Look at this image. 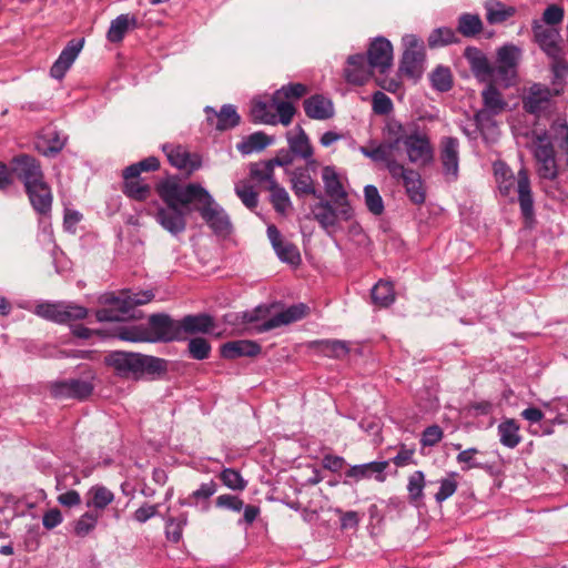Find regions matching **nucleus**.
Here are the masks:
<instances>
[{"label":"nucleus","mask_w":568,"mask_h":568,"mask_svg":"<svg viewBox=\"0 0 568 568\" xmlns=\"http://www.w3.org/2000/svg\"><path fill=\"white\" fill-rule=\"evenodd\" d=\"M444 433L438 425H430L424 429L420 437L423 447H433L443 439Z\"/></svg>","instance_id":"nucleus-63"},{"label":"nucleus","mask_w":568,"mask_h":568,"mask_svg":"<svg viewBox=\"0 0 568 568\" xmlns=\"http://www.w3.org/2000/svg\"><path fill=\"white\" fill-rule=\"evenodd\" d=\"M307 311L308 307L300 303L271 316V307L260 305L253 311L243 312L241 320L243 323H260L254 328L257 333H264L302 320L307 314Z\"/></svg>","instance_id":"nucleus-4"},{"label":"nucleus","mask_w":568,"mask_h":568,"mask_svg":"<svg viewBox=\"0 0 568 568\" xmlns=\"http://www.w3.org/2000/svg\"><path fill=\"white\" fill-rule=\"evenodd\" d=\"M217 486L213 480L207 483H203L199 489L194 490L192 495L186 499L181 501V505H193V499H209L216 493Z\"/></svg>","instance_id":"nucleus-62"},{"label":"nucleus","mask_w":568,"mask_h":568,"mask_svg":"<svg viewBox=\"0 0 568 568\" xmlns=\"http://www.w3.org/2000/svg\"><path fill=\"white\" fill-rule=\"evenodd\" d=\"M439 148L443 173L447 181H456L459 171V141L453 136H444Z\"/></svg>","instance_id":"nucleus-16"},{"label":"nucleus","mask_w":568,"mask_h":568,"mask_svg":"<svg viewBox=\"0 0 568 568\" xmlns=\"http://www.w3.org/2000/svg\"><path fill=\"white\" fill-rule=\"evenodd\" d=\"M486 19L490 24L506 21L515 14V8L506 6L497 0H488L485 3Z\"/></svg>","instance_id":"nucleus-38"},{"label":"nucleus","mask_w":568,"mask_h":568,"mask_svg":"<svg viewBox=\"0 0 568 568\" xmlns=\"http://www.w3.org/2000/svg\"><path fill=\"white\" fill-rule=\"evenodd\" d=\"M114 500V494L104 486L95 485L88 491L87 507L104 509Z\"/></svg>","instance_id":"nucleus-39"},{"label":"nucleus","mask_w":568,"mask_h":568,"mask_svg":"<svg viewBox=\"0 0 568 568\" xmlns=\"http://www.w3.org/2000/svg\"><path fill=\"white\" fill-rule=\"evenodd\" d=\"M520 58V50L515 45H504L497 52V67H495L496 81L509 85L516 75V67Z\"/></svg>","instance_id":"nucleus-18"},{"label":"nucleus","mask_w":568,"mask_h":568,"mask_svg":"<svg viewBox=\"0 0 568 568\" xmlns=\"http://www.w3.org/2000/svg\"><path fill=\"white\" fill-rule=\"evenodd\" d=\"M83 43L84 39H72L68 42L50 69V75L52 78L57 80L63 79L67 71L71 68L79 53L81 52Z\"/></svg>","instance_id":"nucleus-24"},{"label":"nucleus","mask_w":568,"mask_h":568,"mask_svg":"<svg viewBox=\"0 0 568 568\" xmlns=\"http://www.w3.org/2000/svg\"><path fill=\"white\" fill-rule=\"evenodd\" d=\"M163 152L171 165L174 168L192 173L201 166V158L196 153H191L185 146L164 144L162 146Z\"/></svg>","instance_id":"nucleus-19"},{"label":"nucleus","mask_w":568,"mask_h":568,"mask_svg":"<svg viewBox=\"0 0 568 568\" xmlns=\"http://www.w3.org/2000/svg\"><path fill=\"white\" fill-rule=\"evenodd\" d=\"M524 109L537 118L550 115L554 111L550 89L541 84H534L524 99Z\"/></svg>","instance_id":"nucleus-15"},{"label":"nucleus","mask_w":568,"mask_h":568,"mask_svg":"<svg viewBox=\"0 0 568 568\" xmlns=\"http://www.w3.org/2000/svg\"><path fill=\"white\" fill-rule=\"evenodd\" d=\"M83 43L84 39H72L68 42L50 69V75L52 78L57 80L63 79L67 71L71 68L79 53L81 52Z\"/></svg>","instance_id":"nucleus-23"},{"label":"nucleus","mask_w":568,"mask_h":568,"mask_svg":"<svg viewBox=\"0 0 568 568\" xmlns=\"http://www.w3.org/2000/svg\"><path fill=\"white\" fill-rule=\"evenodd\" d=\"M290 151L307 162L308 166H314L316 161L313 159V148L305 131L296 126L294 131L286 134Z\"/></svg>","instance_id":"nucleus-26"},{"label":"nucleus","mask_w":568,"mask_h":568,"mask_svg":"<svg viewBox=\"0 0 568 568\" xmlns=\"http://www.w3.org/2000/svg\"><path fill=\"white\" fill-rule=\"evenodd\" d=\"M195 183L183 184L176 178H168L156 185V193L165 206L155 213L156 222L172 235L186 229V212L194 211Z\"/></svg>","instance_id":"nucleus-1"},{"label":"nucleus","mask_w":568,"mask_h":568,"mask_svg":"<svg viewBox=\"0 0 568 568\" xmlns=\"http://www.w3.org/2000/svg\"><path fill=\"white\" fill-rule=\"evenodd\" d=\"M187 351L192 358L202 361L210 356L211 345L203 337H194L189 341Z\"/></svg>","instance_id":"nucleus-57"},{"label":"nucleus","mask_w":568,"mask_h":568,"mask_svg":"<svg viewBox=\"0 0 568 568\" xmlns=\"http://www.w3.org/2000/svg\"><path fill=\"white\" fill-rule=\"evenodd\" d=\"M251 176L260 183H266V185H272V182H276L274 179V165L271 161L253 164L251 166Z\"/></svg>","instance_id":"nucleus-54"},{"label":"nucleus","mask_w":568,"mask_h":568,"mask_svg":"<svg viewBox=\"0 0 568 568\" xmlns=\"http://www.w3.org/2000/svg\"><path fill=\"white\" fill-rule=\"evenodd\" d=\"M235 193L247 209L253 210L257 206L258 196L252 185L240 182L235 185Z\"/></svg>","instance_id":"nucleus-58"},{"label":"nucleus","mask_w":568,"mask_h":568,"mask_svg":"<svg viewBox=\"0 0 568 568\" xmlns=\"http://www.w3.org/2000/svg\"><path fill=\"white\" fill-rule=\"evenodd\" d=\"M136 19L130 14H120L111 21L106 38L112 43L121 42L130 27H135Z\"/></svg>","instance_id":"nucleus-37"},{"label":"nucleus","mask_w":568,"mask_h":568,"mask_svg":"<svg viewBox=\"0 0 568 568\" xmlns=\"http://www.w3.org/2000/svg\"><path fill=\"white\" fill-rule=\"evenodd\" d=\"M154 297L152 291L132 293L122 291L119 294L105 293L100 296L99 302L105 307L95 312L98 322H121L126 318L130 312L139 305L151 302Z\"/></svg>","instance_id":"nucleus-3"},{"label":"nucleus","mask_w":568,"mask_h":568,"mask_svg":"<svg viewBox=\"0 0 568 568\" xmlns=\"http://www.w3.org/2000/svg\"><path fill=\"white\" fill-rule=\"evenodd\" d=\"M261 346L247 339L232 341L221 346V356L225 359H235L242 356L255 357L261 353Z\"/></svg>","instance_id":"nucleus-28"},{"label":"nucleus","mask_w":568,"mask_h":568,"mask_svg":"<svg viewBox=\"0 0 568 568\" xmlns=\"http://www.w3.org/2000/svg\"><path fill=\"white\" fill-rule=\"evenodd\" d=\"M388 465L389 463L387 460L354 465L345 473V475L347 478H352L355 481L367 479L375 475L376 480L384 481V471L386 470Z\"/></svg>","instance_id":"nucleus-29"},{"label":"nucleus","mask_w":568,"mask_h":568,"mask_svg":"<svg viewBox=\"0 0 568 568\" xmlns=\"http://www.w3.org/2000/svg\"><path fill=\"white\" fill-rule=\"evenodd\" d=\"M364 199L367 210L374 215H381L384 212L383 199L374 185H366L364 187Z\"/></svg>","instance_id":"nucleus-52"},{"label":"nucleus","mask_w":568,"mask_h":568,"mask_svg":"<svg viewBox=\"0 0 568 568\" xmlns=\"http://www.w3.org/2000/svg\"><path fill=\"white\" fill-rule=\"evenodd\" d=\"M425 475L422 470L414 471L408 477L407 491L412 504H417L424 496Z\"/></svg>","instance_id":"nucleus-50"},{"label":"nucleus","mask_w":568,"mask_h":568,"mask_svg":"<svg viewBox=\"0 0 568 568\" xmlns=\"http://www.w3.org/2000/svg\"><path fill=\"white\" fill-rule=\"evenodd\" d=\"M181 327V335L209 333L214 328L213 317L207 314L186 315L181 321H178Z\"/></svg>","instance_id":"nucleus-34"},{"label":"nucleus","mask_w":568,"mask_h":568,"mask_svg":"<svg viewBox=\"0 0 568 568\" xmlns=\"http://www.w3.org/2000/svg\"><path fill=\"white\" fill-rule=\"evenodd\" d=\"M432 83L438 91L445 92L452 88V74L448 68L438 67L432 73Z\"/></svg>","instance_id":"nucleus-60"},{"label":"nucleus","mask_w":568,"mask_h":568,"mask_svg":"<svg viewBox=\"0 0 568 568\" xmlns=\"http://www.w3.org/2000/svg\"><path fill=\"white\" fill-rule=\"evenodd\" d=\"M389 174L396 181H402L409 200L415 204L425 202L426 195L420 174L402 163H390Z\"/></svg>","instance_id":"nucleus-10"},{"label":"nucleus","mask_w":568,"mask_h":568,"mask_svg":"<svg viewBox=\"0 0 568 568\" xmlns=\"http://www.w3.org/2000/svg\"><path fill=\"white\" fill-rule=\"evenodd\" d=\"M194 207L204 222L217 235H229L232 223L225 210L214 200L210 192L200 183H195Z\"/></svg>","instance_id":"nucleus-5"},{"label":"nucleus","mask_w":568,"mask_h":568,"mask_svg":"<svg viewBox=\"0 0 568 568\" xmlns=\"http://www.w3.org/2000/svg\"><path fill=\"white\" fill-rule=\"evenodd\" d=\"M312 213L317 223L326 231H334L341 221H349L354 210L349 202H333L323 200L312 207Z\"/></svg>","instance_id":"nucleus-6"},{"label":"nucleus","mask_w":568,"mask_h":568,"mask_svg":"<svg viewBox=\"0 0 568 568\" xmlns=\"http://www.w3.org/2000/svg\"><path fill=\"white\" fill-rule=\"evenodd\" d=\"M32 207L40 214H47L51 211L52 193L45 181L26 189Z\"/></svg>","instance_id":"nucleus-31"},{"label":"nucleus","mask_w":568,"mask_h":568,"mask_svg":"<svg viewBox=\"0 0 568 568\" xmlns=\"http://www.w3.org/2000/svg\"><path fill=\"white\" fill-rule=\"evenodd\" d=\"M306 115L315 120H326L334 115V106L329 99L316 94L304 101Z\"/></svg>","instance_id":"nucleus-33"},{"label":"nucleus","mask_w":568,"mask_h":568,"mask_svg":"<svg viewBox=\"0 0 568 568\" xmlns=\"http://www.w3.org/2000/svg\"><path fill=\"white\" fill-rule=\"evenodd\" d=\"M265 189L271 193L270 200L274 210L280 214H285L292 206L287 191L277 182H272V185H266Z\"/></svg>","instance_id":"nucleus-42"},{"label":"nucleus","mask_w":568,"mask_h":568,"mask_svg":"<svg viewBox=\"0 0 568 568\" xmlns=\"http://www.w3.org/2000/svg\"><path fill=\"white\" fill-rule=\"evenodd\" d=\"M457 41L455 31L450 28L435 29L428 37V45L430 48H438L447 45Z\"/></svg>","instance_id":"nucleus-55"},{"label":"nucleus","mask_w":568,"mask_h":568,"mask_svg":"<svg viewBox=\"0 0 568 568\" xmlns=\"http://www.w3.org/2000/svg\"><path fill=\"white\" fill-rule=\"evenodd\" d=\"M517 193L520 210L525 219L534 216V200L530 189V181L526 169H520L517 174Z\"/></svg>","instance_id":"nucleus-30"},{"label":"nucleus","mask_w":568,"mask_h":568,"mask_svg":"<svg viewBox=\"0 0 568 568\" xmlns=\"http://www.w3.org/2000/svg\"><path fill=\"white\" fill-rule=\"evenodd\" d=\"M372 300L381 307H387L395 301V292L389 282L379 281L372 288Z\"/></svg>","instance_id":"nucleus-44"},{"label":"nucleus","mask_w":568,"mask_h":568,"mask_svg":"<svg viewBox=\"0 0 568 568\" xmlns=\"http://www.w3.org/2000/svg\"><path fill=\"white\" fill-rule=\"evenodd\" d=\"M487 87L481 92L484 106L475 113L474 120L478 130L484 132L485 129H495L493 116L500 114L507 106L501 93L487 82Z\"/></svg>","instance_id":"nucleus-7"},{"label":"nucleus","mask_w":568,"mask_h":568,"mask_svg":"<svg viewBox=\"0 0 568 568\" xmlns=\"http://www.w3.org/2000/svg\"><path fill=\"white\" fill-rule=\"evenodd\" d=\"M100 515L94 511L84 513L74 524V534L85 537L97 527Z\"/></svg>","instance_id":"nucleus-53"},{"label":"nucleus","mask_w":568,"mask_h":568,"mask_svg":"<svg viewBox=\"0 0 568 568\" xmlns=\"http://www.w3.org/2000/svg\"><path fill=\"white\" fill-rule=\"evenodd\" d=\"M322 180L324 183L325 194L333 202H349L347 192L345 191L341 176L334 166L326 165L322 170Z\"/></svg>","instance_id":"nucleus-27"},{"label":"nucleus","mask_w":568,"mask_h":568,"mask_svg":"<svg viewBox=\"0 0 568 568\" xmlns=\"http://www.w3.org/2000/svg\"><path fill=\"white\" fill-rule=\"evenodd\" d=\"M393 110V102L384 92L377 91L373 94V111L376 114L385 115Z\"/></svg>","instance_id":"nucleus-64"},{"label":"nucleus","mask_w":568,"mask_h":568,"mask_svg":"<svg viewBox=\"0 0 568 568\" xmlns=\"http://www.w3.org/2000/svg\"><path fill=\"white\" fill-rule=\"evenodd\" d=\"M405 51L403 53L399 70L409 78L418 77L424 61L423 43L413 34L403 38Z\"/></svg>","instance_id":"nucleus-13"},{"label":"nucleus","mask_w":568,"mask_h":568,"mask_svg":"<svg viewBox=\"0 0 568 568\" xmlns=\"http://www.w3.org/2000/svg\"><path fill=\"white\" fill-rule=\"evenodd\" d=\"M385 133V141L389 142L399 151L400 144L404 143L405 139L410 134V131H407L397 120L392 119L386 123Z\"/></svg>","instance_id":"nucleus-46"},{"label":"nucleus","mask_w":568,"mask_h":568,"mask_svg":"<svg viewBox=\"0 0 568 568\" xmlns=\"http://www.w3.org/2000/svg\"><path fill=\"white\" fill-rule=\"evenodd\" d=\"M50 390L55 398L84 399L91 395L93 386L87 381L70 379L52 383Z\"/></svg>","instance_id":"nucleus-22"},{"label":"nucleus","mask_w":568,"mask_h":568,"mask_svg":"<svg viewBox=\"0 0 568 568\" xmlns=\"http://www.w3.org/2000/svg\"><path fill=\"white\" fill-rule=\"evenodd\" d=\"M500 443L508 448H515L521 440L519 425L515 419H507L498 425Z\"/></svg>","instance_id":"nucleus-40"},{"label":"nucleus","mask_w":568,"mask_h":568,"mask_svg":"<svg viewBox=\"0 0 568 568\" xmlns=\"http://www.w3.org/2000/svg\"><path fill=\"white\" fill-rule=\"evenodd\" d=\"M483 29V22L477 14L464 13L458 19L457 30L464 37H474Z\"/></svg>","instance_id":"nucleus-49"},{"label":"nucleus","mask_w":568,"mask_h":568,"mask_svg":"<svg viewBox=\"0 0 568 568\" xmlns=\"http://www.w3.org/2000/svg\"><path fill=\"white\" fill-rule=\"evenodd\" d=\"M220 479L232 490L242 491L246 488V480H244L240 471L233 468L223 469L220 474Z\"/></svg>","instance_id":"nucleus-56"},{"label":"nucleus","mask_w":568,"mask_h":568,"mask_svg":"<svg viewBox=\"0 0 568 568\" xmlns=\"http://www.w3.org/2000/svg\"><path fill=\"white\" fill-rule=\"evenodd\" d=\"M367 61L374 71L385 74L393 64V47L385 38H376L367 50Z\"/></svg>","instance_id":"nucleus-17"},{"label":"nucleus","mask_w":568,"mask_h":568,"mask_svg":"<svg viewBox=\"0 0 568 568\" xmlns=\"http://www.w3.org/2000/svg\"><path fill=\"white\" fill-rule=\"evenodd\" d=\"M123 192L133 200L143 201L150 195L151 189L138 178H128L124 179Z\"/></svg>","instance_id":"nucleus-48"},{"label":"nucleus","mask_w":568,"mask_h":568,"mask_svg":"<svg viewBox=\"0 0 568 568\" xmlns=\"http://www.w3.org/2000/svg\"><path fill=\"white\" fill-rule=\"evenodd\" d=\"M291 184L292 190L297 197L305 195H314L318 199L322 197L315 189L313 178L305 168H297L291 172Z\"/></svg>","instance_id":"nucleus-32"},{"label":"nucleus","mask_w":568,"mask_h":568,"mask_svg":"<svg viewBox=\"0 0 568 568\" xmlns=\"http://www.w3.org/2000/svg\"><path fill=\"white\" fill-rule=\"evenodd\" d=\"M267 237L277 257L282 262L294 266L301 263V254L297 246L292 242L284 240L275 225L267 226Z\"/></svg>","instance_id":"nucleus-21"},{"label":"nucleus","mask_w":568,"mask_h":568,"mask_svg":"<svg viewBox=\"0 0 568 568\" xmlns=\"http://www.w3.org/2000/svg\"><path fill=\"white\" fill-rule=\"evenodd\" d=\"M36 314L45 320L63 324L87 317L88 310L84 306L67 302L41 303L37 305Z\"/></svg>","instance_id":"nucleus-9"},{"label":"nucleus","mask_w":568,"mask_h":568,"mask_svg":"<svg viewBox=\"0 0 568 568\" xmlns=\"http://www.w3.org/2000/svg\"><path fill=\"white\" fill-rule=\"evenodd\" d=\"M398 150L393 146L389 142L384 141L383 143L377 144L376 146H361L359 152L371 159L374 162H384L386 169L389 171L390 163H399L395 159V154Z\"/></svg>","instance_id":"nucleus-35"},{"label":"nucleus","mask_w":568,"mask_h":568,"mask_svg":"<svg viewBox=\"0 0 568 568\" xmlns=\"http://www.w3.org/2000/svg\"><path fill=\"white\" fill-rule=\"evenodd\" d=\"M532 152L536 161L555 156V151L549 135L546 131L534 132Z\"/></svg>","instance_id":"nucleus-43"},{"label":"nucleus","mask_w":568,"mask_h":568,"mask_svg":"<svg viewBox=\"0 0 568 568\" xmlns=\"http://www.w3.org/2000/svg\"><path fill=\"white\" fill-rule=\"evenodd\" d=\"M145 327L148 343H168L183 339L179 322L164 313L152 314Z\"/></svg>","instance_id":"nucleus-8"},{"label":"nucleus","mask_w":568,"mask_h":568,"mask_svg":"<svg viewBox=\"0 0 568 568\" xmlns=\"http://www.w3.org/2000/svg\"><path fill=\"white\" fill-rule=\"evenodd\" d=\"M478 453H479V450L477 448L471 447V448L462 450L457 455L456 460H457V463L463 465V467H462L463 470H469L471 468H484V465L481 463H479L475 457Z\"/></svg>","instance_id":"nucleus-61"},{"label":"nucleus","mask_w":568,"mask_h":568,"mask_svg":"<svg viewBox=\"0 0 568 568\" xmlns=\"http://www.w3.org/2000/svg\"><path fill=\"white\" fill-rule=\"evenodd\" d=\"M374 70L363 54L349 55L344 69V77L348 83L362 85L369 80Z\"/></svg>","instance_id":"nucleus-25"},{"label":"nucleus","mask_w":568,"mask_h":568,"mask_svg":"<svg viewBox=\"0 0 568 568\" xmlns=\"http://www.w3.org/2000/svg\"><path fill=\"white\" fill-rule=\"evenodd\" d=\"M274 109L278 114V121L283 125L291 124L293 116L295 114V108L291 102L282 101L280 97L273 95L272 98Z\"/></svg>","instance_id":"nucleus-59"},{"label":"nucleus","mask_w":568,"mask_h":568,"mask_svg":"<svg viewBox=\"0 0 568 568\" xmlns=\"http://www.w3.org/2000/svg\"><path fill=\"white\" fill-rule=\"evenodd\" d=\"M13 178L21 181L24 189H29L44 181L43 172L37 159L28 154H20L11 160Z\"/></svg>","instance_id":"nucleus-12"},{"label":"nucleus","mask_w":568,"mask_h":568,"mask_svg":"<svg viewBox=\"0 0 568 568\" xmlns=\"http://www.w3.org/2000/svg\"><path fill=\"white\" fill-rule=\"evenodd\" d=\"M105 363L123 378L140 379L145 374L155 375L166 372V361L160 357L115 351L105 357Z\"/></svg>","instance_id":"nucleus-2"},{"label":"nucleus","mask_w":568,"mask_h":568,"mask_svg":"<svg viewBox=\"0 0 568 568\" xmlns=\"http://www.w3.org/2000/svg\"><path fill=\"white\" fill-rule=\"evenodd\" d=\"M160 168V161L155 156H149L138 163L131 164L123 171V179L139 178L141 172L156 171Z\"/></svg>","instance_id":"nucleus-51"},{"label":"nucleus","mask_w":568,"mask_h":568,"mask_svg":"<svg viewBox=\"0 0 568 568\" xmlns=\"http://www.w3.org/2000/svg\"><path fill=\"white\" fill-rule=\"evenodd\" d=\"M272 142L273 139L264 132H255L239 143L237 149L243 154H251L263 151L267 145L272 144Z\"/></svg>","instance_id":"nucleus-41"},{"label":"nucleus","mask_w":568,"mask_h":568,"mask_svg":"<svg viewBox=\"0 0 568 568\" xmlns=\"http://www.w3.org/2000/svg\"><path fill=\"white\" fill-rule=\"evenodd\" d=\"M205 112L207 113L209 120L212 119L210 113L217 119L216 129L220 131H226L239 125L241 120L235 106L232 104L223 105L219 112L211 106H206Z\"/></svg>","instance_id":"nucleus-36"},{"label":"nucleus","mask_w":568,"mask_h":568,"mask_svg":"<svg viewBox=\"0 0 568 568\" xmlns=\"http://www.w3.org/2000/svg\"><path fill=\"white\" fill-rule=\"evenodd\" d=\"M534 40L545 54L551 60L562 55L561 36L557 27L542 24L539 20L532 21Z\"/></svg>","instance_id":"nucleus-11"},{"label":"nucleus","mask_w":568,"mask_h":568,"mask_svg":"<svg viewBox=\"0 0 568 568\" xmlns=\"http://www.w3.org/2000/svg\"><path fill=\"white\" fill-rule=\"evenodd\" d=\"M115 336L125 342L148 343L145 324L119 327Z\"/></svg>","instance_id":"nucleus-47"},{"label":"nucleus","mask_w":568,"mask_h":568,"mask_svg":"<svg viewBox=\"0 0 568 568\" xmlns=\"http://www.w3.org/2000/svg\"><path fill=\"white\" fill-rule=\"evenodd\" d=\"M273 102L268 104L264 101H253L251 114L255 122H261L265 124H276L277 116L275 113H273Z\"/></svg>","instance_id":"nucleus-45"},{"label":"nucleus","mask_w":568,"mask_h":568,"mask_svg":"<svg viewBox=\"0 0 568 568\" xmlns=\"http://www.w3.org/2000/svg\"><path fill=\"white\" fill-rule=\"evenodd\" d=\"M403 144L412 163L426 165L433 161L434 150L426 134L417 130L410 131Z\"/></svg>","instance_id":"nucleus-14"},{"label":"nucleus","mask_w":568,"mask_h":568,"mask_svg":"<svg viewBox=\"0 0 568 568\" xmlns=\"http://www.w3.org/2000/svg\"><path fill=\"white\" fill-rule=\"evenodd\" d=\"M464 57L478 81L484 83L496 81L495 67L491 65L483 51L475 47H468L465 49Z\"/></svg>","instance_id":"nucleus-20"}]
</instances>
